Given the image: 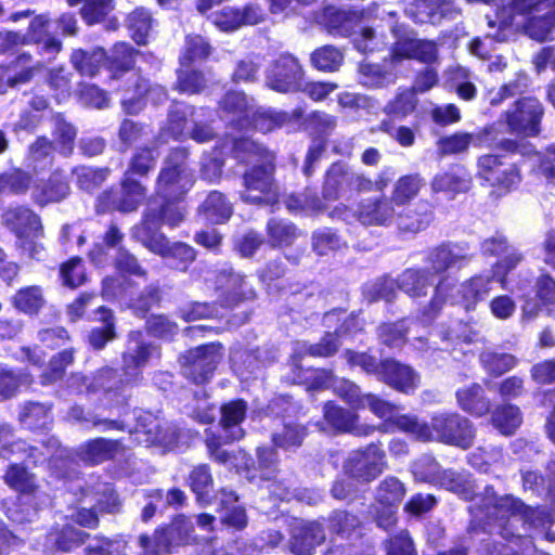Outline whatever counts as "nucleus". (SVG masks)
<instances>
[{
    "label": "nucleus",
    "instance_id": "1",
    "mask_svg": "<svg viewBox=\"0 0 555 555\" xmlns=\"http://www.w3.org/2000/svg\"><path fill=\"white\" fill-rule=\"evenodd\" d=\"M512 7L503 8L494 18L488 17V37L506 40L512 26L522 30L533 40L545 41L555 29V0H512Z\"/></svg>",
    "mask_w": 555,
    "mask_h": 555
},
{
    "label": "nucleus",
    "instance_id": "2",
    "mask_svg": "<svg viewBox=\"0 0 555 555\" xmlns=\"http://www.w3.org/2000/svg\"><path fill=\"white\" fill-rule=\"evenodd\" d=\"M233 152L240 162L253 165L243 178L242 199L255 205L275 204L279 191L273 179V155L247 138L235 140Z\"/></svg>",
    "mask_w": 555,
    "mask_h": 555
},
{
    "label": "nucleus",
    "instance_id": "3",
    "mask_svg": "<svg viewBox=\"0 0 555 555\" xmlns=\"http://www.w3.org/2000/svg\"><path fill=\"white\" fill-rule=\"evenodd\" d=\"M396 425L418 440L435 439L463 449L470 447L474 439L470 422L457 413H436L431 417V425L420 422L416 416L404 414L397 417Z\"/></svg>",
    "mask_w": 555,
    "mask_h": 555
},
{
    "label": "nucleus",
    "instance_id": "4",
    "mask_svg": "<svg viewBox=\"0 0 555 555\" xmlns=\"http://www.w3.org/2000/svg\"><path fill=\"white\" fill-rule=\"evenodd\" d=\"M493 281H495L493 275H476L457 288L448 279L441 280L436 286L435 296L428 308L423 312V322L431 321L441 309L442 302L447 301L448 298L452 304L463 305L466 310L473 309L477 302L489 295Z\"/></svg>",
    "mask_w": 555,
    "mask_h": 555
},
{
    "label": "nucleus",
    "instance_id": "5",
    "mask_svg": "<svg viewBox=\"0 0 555 555\" xmlns=\"http://www.w3.org/2000/svg\"><path fill=\"white\" fill-rule=\"evenodd\" d=\"M2 221L15 233L22 256L37 261L44 259L46 248L41 243L44 231L37 214L25 206L12 207L4 211Z\"/></svg>",
    "mask_w": 555,
    "mask_h": 555
},
{
    "label": "nucleus",
    "instance_id": "6",
    "mask_svg": "<svg viewBox=\"0 0 555 555\" xmlns=\"http://www.w3.org/2000/svg\"><path fill=\"white\" fill-rule=\"evenodd\" d=\"M185 150H172L165 160L156 186L164 201L180 199L193 184V173L188 167Z\"/></svg>",
    "mask_w": 555,
    "mask_h": 555
},
{
    "label": "nucleus",
    "instance_id": "7",
    "mask_svg": "<svg viewBox=\"0 0 555 555\" xmlns=\"http://www.w3.org/2000/svg\"><path fill=\"white\" fill-rule=\"evenodd\" d=\"M158 230V217L150 212L133 229V236L152 253L162 257L173 258L182 263H189L195 259V251L191 246L183 243H170Z\"/></svg>",
    "mask_w": 555,
    "mask_h": 555
},
{
    "label": "nucleus",
    "instance_id": "8",
    "mask_svg": "<svg viewBox=\"0 0 555 555\" xmlns=\"http://www.w3.org/2000/svg\"><path fill=\"white\" fill-rule=\"evenodd\" d=\"M477 500L475 509L485 514V517L489 520L503 521L511 518L513 524L522 521L535 526L534 516L538 513L537 511L524 505L522 502L511 495L499 496L492 487H486Z\"/></svg>",
    "mask_w": 555,
    "mask_h": 555
},
{
    "label": "nucleus",
    "instance_id": "9",
    "mask_svg": "<svg viewBox=\"0 0 555 555\" xmlns=\"http://www.w3.org/2000/svg\"><path fill=\"white\" fill-rule=\"evenodd\" d=\"M397 216V209L389 197H369L361 201L358 209L352 211L345 204L337 205L331 212L332 218L346 222L359 221L363 225L386 227Z\"/></svg>",
    "mask_w": 555,
    "mask_h": 555
},
{
    "label": "nucleus",
    "instance_id": "10",
    "mask_svg": "<svg viewBox=\"0 0 555 555\" xmlns=\"http://www.w3.org/2000/svg\"><path fill=\"white\" fill-rule=\"evenodd\" d=\"M387 468L386 453L377 443L352 450L346 456L343 470L351 479L370 483Z\"/></svg>",
    "mask_w": 555,
    "mask_h": 555
},
{
    "label": "nucleus",
    "instance_id": "11",
    "mask_svg": "<svg viewBox=\"0 0 555 555\" xmlns=\"http://www.w3.org/2000/svg\"><path fill=\"white\" fill-rule=\"evenodd\" d=\"M222 359V347L210 344L189 350L181 359L183 375L195 384L210 379Z\"/></svg>",
    "mask_w": 555,
    "mask_h": 555
},
{
    "label": "nucleus",
    "instance_id": "12",
    "mask_svg": "<svg viewBox=\"0 0 555 555\" xmlns=\"http://www.w3.org/2000/svg\"><path fill=\"white\" fill-rule=\"evenodd\" d=\"M406 493L404 485L396 477L379 482L375 493V519L377 525L389 530L396 524V511Z\"/></svg>",
    "mask_w": 555,
    "mask_h": 555
},
{
    "label": "nucleus",
    "instance_id": "13",
    "mask_svg": "<svg viewBox=\"0 0 555 555\" xmlns=\"http://www.w3.org/2000/svg\"><path fill=\"white\" fill-rule=\"evenodd\" d=\"M542 115L543 107L538 99L524 98L513 104L505 118L512 132L534 135L539 132Z\"/></svg>",
    "mask_w": 555,
    "mask_h": 555
},
{
    "label": "nucleus",
    "instance_id": "14",
    "mask_svg": "<svg viewBox=\"0 0 555 555\" xmlns=\"http://www.w3.org/2000/svg\"><path fill=\"white\" fill-rule=\"evenodd\" d=\"M304 72L297 59L289 54L281 55L272 65L268 86L279 92H291L301 88Z\"/></svg>",
    "mask_w": 555,
    "mask_h": 555
},
{
    "label": "nucleus",
    "instance_id": "15",
    "mask_svg": "<svg viewBox=\"0 0 555 555\" xmlns=\"http://www.w3.org/2000/svg\"><path fill=\"white\" fill-rule=\"evenodd\" d=\"M478 175L491 185L509 189L520 181L514 165H504L495 155H483L478 159Z\"/></svg>",
    "mask_w": 555,
    "mask_h": 555
},
{
    "label": "nucleus",
    "instance_id": "16",
    "mask_svg": "<svg viewBox=\"0 0 555 555\" xmlns=\"http://www.w3.org/2000/svg\"><path fill=\"white\" fill-rule=\"evenodd\" d=\"M325 539L324 530L315 521H297L292 528L291 551L296 555H310Z\"/></svg>",
    "mask_w": 555,
    "mask_h": 555
},
{
    "label": "nucleus",
    "instance_id": "17",
    "mask_svg": "<svg viewBox=\"0 0 555 555\" xmlns=\"http://www.w3.org/2000/svg\"><path fill=\"white\" fill-rule=\"evenodd\" d=\"M379 379L404 393L414 391L418 385V376L411 366L390 359L382 362Z\"/></svg>",
    "mask_w": 555,
    "mask_h": 555
},
{
    "label": "nucleus",
    "instance_id": "18",
    "mask_svg": "<svg viewBox=\"0 0 555 555\" xmlns=\"http://www.w3.org/2000/svg\"><path fill=\"white\" fill-rule=\"evenodd\" d=\"M261 21L258 7L247 5L243 10L225 7L212 15V23L222 31H232L243 25H255Z\"/></svg>",
    "mask_w": 555,
    "mask_h": 555
},
{
    "label": "nucleus",
    "instance_id": "19",
    "mask_svg": "<svg viewBox=\"0 0 555 555\" xmlns=\"http://www.w3.org/2000/svg\"><path fill=\"white\" fill-rule=\"evenodd\" d=\"M470 255L466 245L442 244L429 254V262L434 274L442 273L448 269L460 268L469 261Z\"/></svg>",
    "mask_w": 555,
    "mask_h": 555
},
{
    "label": "nucleus",
    "instance_id": "20",
    "mask_svg": "<svg viewBox=\"0 0 555 555\" xmlns=\"http://www.w3.org/2000/svg\"><path fill=\"white\" fill-rule=\"evenodd\" d=\"M324 420L332 429L351 433L354 436H369L374 431L373 426L359 425L358 415L332 402H327L324 405Z\"/></svg>",
    "mask_w": 555,
    "mask_h": 555
},
{
    "label": "nucleus",
    "instance_id": "21",
    "mask_svg": "<svg viewBox=\"0 0 555 555\" xmlns=\"http://www.w3.org/2000/svg\"><path fill=\"white\" fill-rule=\"evenodd\" d=\"M120 451L119 441L96 438L82 443L76 450L75 456L86 464L95 465L112 460Z\"/></svg>",
    "mask_w": 555,
    "mask_h": 555
},
{
    "label": "nucleus",
    "instance_id": "22",
    "mask_svg": "<svg viewBox=\"0 0 555 555\" xmlns=\"http://www.w3.org/2000/svg\"><path fill=\"white\" fill-rule=\"evenodd\" d=\"M254 105L241 92H229L221 102V117L230 124H235L238 128L250 126V115Z\"/></svg>",
    "mask_w": 555,
    "mask_h": 555
},
{
    "label": "nucleus",
    "instance_id": "23",
    "mask_svg": "<svg viewBox=\"0 0 555 555\" xmlns=\"http://www.w3.org/2000/svg\"><path fill=\"white\" fill-rule=\"evenodd\" d=\"M424 186L425 180L420 173L401 176L393 182L389 198L396 209L404 208L418 196Z\"/></svg>",
    "mask_w": 555,
    "mask_h": 555
},
{
    "label": "nucleus",
    "instance_id": "24",
    "mask_svg": "<svg viewBox=\"0 0 555 555\" xmlns=\"http://www.w3.org/2000/svg\"><path fill=\"white\" fill-rule=\"evenodd\" d=\"M247 405L243 400H235L221 408L220 424L225 433V441L231 442L244 437L241 423L245 420Z\"/></svg>",
    "mask_w": 555,
    "mask_h": 555
},
{
    "label": "nucleus",
    "instance_id": "25",
    "mask_svg": "<svg viewBox=\"0 0 555 555\" xmlns=\"http://www.w3.org/2000/svg\"><path fill=\"white\" fill-rule=\"evenodd\" d=\"M454 0H415L406 10L417 23H436L452 12Z\"/></svg>",
    "mask_w": 555,
    "mask_h": 555
},
{
    "label": "nucleus",
    "instance_id": "26",
    "mask_svg": "<svg viewBox=\"0 0 555 555\" xmlns=\"http://www.w3.org/2000/svg\"><path fill=\"white\" fill-rule=\"evenodd\" d=\"M472 179L465 169L459 168L450 172H441L434 177L430 186L435 193L443 192L450 195L466 192L470 188Z\"/></svg>",
    "mask_w": 555,
    "mask_h": 555
},
{
    "label": "nucleus",
    "instance_id": "27",
    "mask_svg": "<svg viewBox=\"0 0 555 555\" xmlns=\"http://www.w3.org/2000/svg\"><path fill=\"white\" fill-rule=\"evenodd\" d=\"M435 274L427 270H405L398 279V286L410 297H421L427 294L434 284Z\"/></svg>",
    "mask_w": 555,
    "mask_h": 555
},
{
    "label": "nucleus",
    "instance_id": "28",
    "mask_svg": "<svg viewBox=\"0 0 555 555\" xmlns=\"http://www.w3.org/2000/svg\"><path fill=\"white\" fill-rule=\"evenodd\" d=\"M431 219L433 211L427 204H422L397 212L396 223L401 231L416 233L426 229Z\"/></svg>",
    "mask_w": 555,
    "mask_h": 555
},
{
    "label": "nucleus",
    "instance_id": "29",
    "mask_svg": "<svg viewBox=\"0 0 555 555\" xmlns=\"http://www.w3.org/2000/svg\"><path fill=\"white\" fill-rule=\"evenodd\" d=\"M88 537V533L72 525H65L51 531L48 534L47 542L60 552L69 553L81 546Z\"/></svg>",
    "mask_w": 555,
    "mask_h": 555
},
{
    "label": "nucleus",
    "instance_id": "30",
    "mask_svg": "<svg viewBox=\"0 0 555 555\" xmlns=\"http://www.w3.org/2000/svg\"><path fill=\"white\" fill-rule=\"evenodd\" d=\"M459 405L466 412L481 416L489 411L490 402L485 396L482 387L478 384L464 387L456 391Z\"/></svg>",
    "mask_w": 555,
    "mask_h": 555
},
{
    "label": "nucleus",
    "instance_id": "31",
    "mask_svg": "<svg viewBox=\"0 0 555 555\" xmlns=\"http://www.w3.org/2000/svg\"><path fill=\"white\" fill-rule=\"evenodd\" d=\"M351 169L344 165L336 163L328 169L323 186V193L326 198L335 199L349 190V176Z\"/></svg>",
    "mask_w": 555,
    "mask_h": 555
},
{
    "label": "nucleus",
    "instance_id": "32",
    "mask_svg": "<svg viewBox=\"0 0 555 555\" xmlns=\"http://www.w3.org/2000/svg\"><path fill=\"white\" fill-rule=\"evenodd\" d=\"M12 304L23 313L37 314L46 305V298L40 286L31 285L17 291L12 297Z\"/></svg>",
    "mask_w": 555,
    "mask_h": 555
},
{
    "label": "nucleus",
    "instance_id": "33",
    "mask_svg": "<svg viewBox=\"0 0 555 555\" xmlns=\"http://www.w3.org/2000/svg\"><path fill=\"white\" fill-rule=\"evenodd\" d=\"M492 425L503 435H512L522 423L520 410L516 405L496 406L491 414Z\"/></svg>",
    "mask_w": 555,
    "mask_h": 555
},
{
    "label": "nucleus",
    "instance_id": "34",
    "mask_svg": "<svg viewBox=\"0 0 555 555\" xmlns=\"http://www.w3.org/2000/svg\"><path fill=\"white\" fill-rule=\"evenodd\" d=\"M99 321L103 323L101 327H94L89 334V343L94 349H102L107 341L115 338L114 318L111 310L100 307L96 311Z\"/></svg>",
    "mask_w": 555,
    "mask_h": 555
},
{
    "label": "nucleus",
    "instance_id": "35",
    "mask_svg": "<svg viewBox=\"0 0 555 555\" xmlns=\"http://www.w3.org/2000/svg\"><path fill=\"white\" fill-rule=\"evenodd\" d=\"M72 7L82 3L81 16L89 24L102 22L113 10L114 0H67Z\"/></svg>",
    "mask_w": 555,
    "mask_h": 555
},
{
    "label": "nucleus",
    "instance_id": "36",
    "mask_svg": "<svg viewBox=\"0 0 555 555\" xmlns=\"http://www.w3.org/2000/svg\"><path fill=\"white\" fill-rule=\"evenodd\" d=\"M417 102L414 90L403 89L386 104L384 112L387 115L402 120L415 111Z\"/></svg>",
    "mask_w": 555,
    "mask_h": 555
},
{
    "label": "nucleus",
    "instance_id": "37",
    "mask_svg": "<svg viewBox=\"0 0 555 555\" xmlns=\"http://www.w3.org/2000/svg\"><path fill=\"white\" fill-rule=\"evenodd\" d=\"M221 520L236 529H242L247 522L245 509L237 504L233 492H223L221 498Z\"/></svg>",
    "mask_w": 555,
    "mask_h": 555
},
{
    "label": "nucleus",
    "instance_id": "38",
    "mask_svg": "<svg viewBox=\"0 0 555 555\" xmlns=\"http://www.w3.org/2000/svg\"><path fill=\"white\" fill-rule=\"evenodd\" d=\"M475 135L468 132H454L450 135L441 137L437 143V151L440 156L462 154L468 151L474 143Z\"/></svg>",
    "mask_w": 555,
    "mask_h": 555
},
{
    "label": "nucleus",
    "instance_id": "39",
    "mask_svg": "<svg viewBox=\"0 0 555 555\" xmlns=\"http://www.w3.org/2000/svg\"><path fill=\"white\" fill-rule=\"evenodd\" d=\"M48 20L43 15L36 16L29 25V36L42 50L49 54H56L61 51L62 43L47 33Z\"/></svg>",
    "mask_w": 555,
    "mask_h": 555
},
{
    "label": "nucleus",
    "instance_id": "40",
    "mask_svg": "<svg viewBox=\"0 0 555 555\" xmlns=\"http://www.w3.org/2000/svg\"><path fill=\"white\" fill-rule=\"evenodd\" d=\"M205 218L212 223H222L232 215V208L224 199L223 194L211 192L202 206Z\"/></svg>",
    "mask_w": 555,
    "mask_h": 555
},
{
    "label": "nucleus",
    "instance_id": "41",
    "mask_svg": "<svg viewBox=\"0 0 555 555\" xmlns=\"http://www.w3.org/2000/svg\"><path fill=\"white\" fill-rule=\"evenodd\" d=\"M130 176L126 173L122 182V198L116 206V209L124 212L135 210L145 195V189Z\"/></svg>",
    "mask_w": 555,
    "mask_h": 555
},
{
    "label": "nucleus",
    "instance_id": "42",
    "mask_svg": "<svg viewBox=\"0 0 555 555\" xmlns=\"http://www.w3.org/2000/svg\"><path fill=\"white\" fill-rule=\"evenodd\" d=\"M35 451L37 448L27 447L23 440H15L11 428L8 425H0V456L9 457L17 453H27L28 456L35 457V462L39 459L36 457Z\"/></svg>",
    "mask_w": 555,
    "mask_h": 555
},
{
    "label": "nucleus",
    "instance_id": "43",
    "mask_svg": "<svg viewBox=\"0 0 555 555\" xmlns=\"http://www.w3.org/2000/svg\"><path fill=\"white\" fill-rule=\"evenodd\" d=\"M104 59L105 52L102 49H96L91 53L76 50L72 54L73 65L81 75L86 76H94Z\"/></svg>",
    "mask_w": 555,
    "mask_h": 555
},
{
    "label": "nucleus",
    "instance_id": "44",
    "mask_svg": "<svg viewBox=\"0 0 555 555\" xmlns=\"http://www.w3.org/2000/svg\"><path fill=\"white\" fill-rule=\"evenodd\" d=\"M5 483L21 493H33L36 488V478L25 467L11 465L4 476Z\"/></svg>",
    "mask_w": 555,
    "mask_h": 555
},
{
    "label": "nucleus",
    "instance_id": "45",
    "mask_svg": "<svg viewBox=\"0 0 555 555\" xmlns=\"http://www.w3.org/2000/svg\"><path fill=\"white\" fill-rule=\"evenodd\" d=\"M20 421L29 429L46 428L50 422V409L41 403H27L24 405Z\"/></svg>",
    "mask_w": 555,
    "mask_h": 555
},
{
    "label": "nucleus",
    "instance_id": "46",
    "mask_svg": "<svg viewBox=\"0 0 555 555\" xmlns=\"http://www.w3.org/2000/svg\"><path fill=\"white\" fill-rule=\"evenodd\" d=\"M269 243L274 247L291 245L297 237L296 228L286 221L272 219L267 225Z\"/></svg>",
    "mask_w": 555,
    "mask_h": 555
},
{
    "label": "nucleus",
    "instance_id": "47",
    "mask_svg": "<svg viewBox=\"0 0 555 555\" xmlns=\"http://www.w3.org/2000/svg\"><path fill=\"white\" fill-rule=\"evenodd\" d=\"M345 246V241L330 229L319 230L313 233L312 247L318 255H328L330 253L337 251Z\"/></svg>",
    "mask_w": 555,
    "mask_h": 555
},
{
    "label": "nucleus",
    "instance_id": "48",
    "mask_svg": "<svg viewBox=\"0 0 555 555\" xmlns=\"http://www.w3.org/2000/svg\"><path fill=\"white\" fill-rule=\"evenodd\" d=\"M172 202L173 201H166V204L162 205L159 209L153 207L152 204H150L144 214V217H146L147 214L152 212L153 215L158 217L159 227L162 224H166L171 228L179 225L184 219L185 211L181 206L176 205ZM145 218H143V220Z\"/></svg>",
    "mask_w": 555,
    "mask_h": 555
},
{
    "label": "nucleus",
    "instance_id": "49",
    "mask_svg": "<svg viewBox=\"0 0 555 555\" xmlns=\"http://www.w3.org/2000/svg\"><path fill=\"white\" fill-rule=\"evenodd\" d=\"M128 25L137 43H144L152 28V17L143 8L135 9L128 16Z\"/></svg>",
    "mask_w": 555,
    "mask_h": 555
},
{
    "label": "nucleus",
    "instance_id": "50",
    "mask_svg": "<svg viewBox=\"0 0 555 555\" xmlns=\"http://www.w3.org/2000/svg\"><path fill=\"white\" fill-rule=\"evenodd\" d=\"M311 61L320 70L334 72L343 62V53L332 46H325L312 53Z\"/></svg>",
    "mask_w": 555,
    "mask_h": 555
},
{
    "label": "nucleus",
    "instance_id": "51",
    "mask_svg": "<svg viewBox=\"0 0 555 555\" xmlns=\"http://www.w3.org/2000/svg\"><path fill=\"white\" fill-rule=\"evenodd\" d=\"M522 260V256L515 248L508 247L506 255L492 267V275L503 289H508L507 274Z\"/></svg>",
    "mask_w": 555,
    "mask_h": 555
},
{
    "label": "nucleus",
    "instance_id": "52",
    "mask_svg": "<svg viewBox=\"0 0 555 555\" xmlns=\"http://www.w3.org/2000/svg\"><path fill=\"white\" fill-rule=\"evenodd\" d=\"M209 54L210 46L202 36H188L181 66H189L191 62L205 60Z\"/></svg>",
    "mask_w": 555,
    "mask_h": 555
},
{
    "label": "nucleus",
    "instance_id": "53",
    "mask_svg": "<svg viewBox=\"0 0 555 555\" xmlns=\"http://www.w3.org/2000/svg\"><path fill=\"white\" fill-rule=\"evenodd\" d=\"M30 383L29 375H16L0 366V401L13 397L21 386H28Z\"/></svg>",
    "mask_w": 555,
    "mask_h": 555
},
{
    "label": "nucleus",
    "instance_id": "54",
    "mask_svg": "<svg viewBox=\"0 0 555 555\" xmlns=\"http://www.w3.org/2000/svg\"><path fill=\"white\" fill-rule=\"evenodd\" d=\"M358 408H369L372 413H374L379 418L385 420H393L396 424L397 417L400 415H396L398 411V406L375 396L372 393L363 395L362 402Z\"/></svg>",
    "mask_w": 555,
    "mask_h": 555
},
{
    "label": "nucleus",
    "instance_id": "55",
    "mask_svg": "<svg viewBox=\"0 0 555 555\" xmlns=\"http://www.w3.org/2000/svg\"><path fill=\"white\" fill-rule=\"evenodd\" d=\"M481 362L489 373L501 375L515 366L516 359L512 354L486 351L481 354Z\"/></svg>",
    "mask_w": 555,
    "mask_h": 555
},
{
    "label": "nucleus",
    "instance_id": "56",
    "mask_svg": "<svg viewBox=\"0 0 555 555\" xmlns=\"http://www.w3.org/2000/svg\"><path fill=\"white\" fill-rule=\"evenodd\" d=\"M53 144L47 138H38L30 146L28 153V160L34 169L42 167L51 163Z\"/></svg>",
    "mask_w": 555,
    "mask_h": 555
},
{
    "label": "nucleus",
    "instance_id": "57",
    "mask_svg": "<svg viewBox=\"0 0 555 555\" xmlns=\"http://www.w3.org/2000/svg\"><path fill=\"white\" fill-rule=\"evenodd\" d=\"M152 349V346L144 344H137L133 349L129 348L128 352L124 354L126 371L131 375H135V371L147 363Z\"/></svg>",
    "mask_w": 555,
    "mask_h": 555
},
{
    "label": "nucleus",
    "instance_id": "58",
    "mask_svg": "<svg viewBox=\"0 0 555 555\" xmlns=\"http://www.w3.org/2000/svg\"><path fill=\"white\" fill-rule=\"evenodd\" d=\"M69 193L68 183L60 177L59 173H54L49 181L43 185L40 199L41 203L60 202L65 198Z\"/></svg>",
    "mask_w": 555,
    "mask_h": 555
},
{
    "label": "nucleus",
    "instance_id": "59",
    "mask_svg": "<svg viewBox=\"0 0 555 555\" xmlns=\"http://www.w3.org/2000/svg\"><path fill=\"white\" fill-rule=\"evenodd\" d=\"M188 66H182L178 70L177 88L185 93L194 94L202 91L205 87L204 76L195 70H190Z\"/></svg>",
    "mask_w": 555,
    "mask_h": 555
},
{
    "label": "nucleus",
    "instance_id": "60",
    "mask_svg": "<svg viewBox=\"0 0 555 555\" xmlns=\"http://www.w3.org/2000/svg\"><path fill=\"white\" fill-rule=\"evenodd\" d=\"M158 154L152 149H142L138 151L131 162L127 175H146L154 168Z\"/></svg>",
    "mask_w": 555,
    "mask_h": 555
},
{
    "label": "nucleus",
    "instance_id": "61",
    "mask_svg": "<svg viewBox=\"0 0 555 555\" xmlns=\"http://www.w3.org/2000/svg\"><path fill=\"white\" fill-rule=\"evenodd\" d=\"M74 173L77 176L78 185L86 191H91L106 179L108 170L83 166L76 168Z\"/></svg>",
    "mask_w": 555,
    "mask_h": 555
},
{
    "label": "nucleus",
    "instance_id": "62",
    "mask_svg": "<svg viewBox=\"0 0 555 555\" xmlns=\"http://www.w3.org/2000/svg\"><path fill=\"white\" fill-rule=\"evenodd\" d=\"M190 486L198 500H204L212 486V478L206 465L195 467L190 475Z\"/></svg>",
    "mask_w": 555,
    "mask_h": 555
},
{
    "label": "nucleus",
    "instance_id": "63",
    "mask_svg": "<svg viewBox=\"0 0 555 555\" xmlns=\"http://www.w3.org/2000/svg\"><path fill=\"white\" fill-rule=\"evenodd\" d=\"M439 481L448 490L462 495L464 499H469L472 495L470 482L461 474L447 470L439 477Z\"/></svg>",
    "mask_w": 555,
    "mask_h": 555
},
{
    "label": "nucleus",
    "instance_id": "64",
    "mask_svg": "<svg viewBox=\"0 0 555 555\" xmlns=\"http://www.w3.org/2000/svg\"><path fill=\"white\" fill-rule=\"evenodd\" d=\"M134 63L133 49L124 42L117 43L114 47L113 55L109 60L111 70H129Z\"/></svg>",
    "mask_w": 555,
    "mask_h": 555
}]
</instances>
